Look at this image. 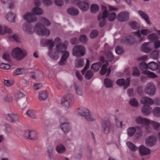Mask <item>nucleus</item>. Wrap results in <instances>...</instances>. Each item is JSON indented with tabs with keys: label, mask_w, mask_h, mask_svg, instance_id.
<instances>
[{
	"label": "nucleus",
	"mask_w": 160,
	"mask_h": 160,
	"mask_svg": "<svg viewBox=\"0 0 160 160\" xmlns=\"http://www.w3.org/2000/svg\"><path fill=\"white\" fill-rule=\"evenodd\" d=\"M61 105L62 109H69L70 105L67 98L63 97L62 98Z\"/></svg>",
	"instance_id": "20"
},
{
	"label": "nucleus",
	"mask_w": 160,
	"mask_h": 160,
	"mask_svg": "<svg viewBox=\"0 0 160 160\" xmlns=\"http://www.w3.org/2000/svg\"><path fill=\"white\" fill-rule=\"evenodd\" d=\"M32 13L33 15H40L43 13L42 10L38 7H35L33 8Z\"/></svg>",
	"instance_id": "34"
},
{
	"label": "nucleus",
	"mask_w": 160,
	"mask_h": 160,
	"mask_svg": "<svg viewBox=\"0 0 160 160\" xmlns=\"http://www.w3.org/2000/svg\"><path fill=\"white\" fill-rule=\"evenodd\" d=\"M152 113L156 117H160V111H153Z\"/></svg>",
	"instance_id": "63"
},
{
	"label": "nucleus",
	"mask_w": 160,
	"mask_h": 160,
	"mask_svg": "<svg viewBox=\"0 0 160 160\" xmlns=\"http://www.w3.org/2000/svg\"><path fill=\"white\" fill-rule=\"evenodd\" d=\"M107 58L108 61H111L112 60L113 57L111 52L108 53Z\"/></svg>",
	"instance_id": "59"
},
{
	"label": "nucleus",
	"mask_w": 160,
	"mask_h": 160,
	"mask_svg": "<svg viewBox=\"0 0 160 160\" xmlns=\"http://www.w3.org/2000/svg\"><path fill=\"white\" fill-rule=\"evenodd\" d=\"M141 102L145 105L152 104L153 102L150 98L148 97L142 98L141 100Z\"/></svg>",
	"instance_id": "25"
},
{
	"label": "nucleus",
	"mask_w": 160,
	"mask_h": 160,
	"mask_svg": "<svg viewBox=\"0 0 160 160\" xmlns=\"http://www.w3.org/2000/svg\"><path fill=\"white\" fill-rule=\"evenodd\" d=\"M150 124H152V126L154 129H158L160 126L159 123L152 121H150Z\"/></svg>",
	"instance_id": "48"
},
{
	"label": "nucleus",
	"mask_w": 160,
	"mask_h": 160,
	"mask_svg": "<svg viewBox=\"0 0 160 160\" xmlns=\"http://www.w3.org/2000/svg\"><path fill=\"white\" fill-rule=\"evenodd\" d=\"M102 12L98 13L97 17L98 20L99 21V25L100 27H103L106 23L105 19L108 18L111 21H113L116 18L115 12L117 8L109 5L102 6Z\"/></svg>",
	"instance_id": "2"
},
{
	"label": "nucleus",
	"mask_w": 160,
	"mask_h": 160,
	"mask_svg": "<svg viewBox=\"0 0 160 160\" xmlns=\"http://www.w3.org/2000/svg\"><path fill=\"white\" fill-rule=\"evenodd\" d=\"M42 85L40 83H35L33 86V89L35 90H37L41 88Z\"/></svg>",
	"instance_id": "54"
},
{
	"label": "nucleus",
	"mask_w": 160,
	"mask_h": 160,
	"mask_svg": "<svg viewBox=\"0 0 160 160\" xmlns=\"http://www.w3.org/2000/svg\"><path fill=\"white\" fill-rule=\"evenodd\" d=\"M154 47L156 48H158L160 47V41L156 40L155 41L154 43Z\"/></svg>",
	"instance_id": "57"
},
{
	"label": "nucleus",
	"mask_w": 160,
	"mask_h": 160,
	"mask_svg": "<svg viewBox=\"0 0 160 160\" xmlns=\"http://www.w3.org/2000/svg\"><path fill=\"white\" fill-rule=\"evenodd\" d=\"M23 20L27 23L23 24L22 26L23 30L26 33L30 34L33 32L34 28L31 25L30 23L35 22L37 20L36 17L32 12H28L25 13L22 16Z\"/></svg>",
	"instance_id": "3"
},
{
	"label": "nucleus",
	"mask_w": 160,
	"mask_h": 160,
	"mask_svg": "<svg viewBox=\"0 0 160 160\" xmlns=\"http://www.w3.org/2000/svg\"><path fill=\"white\" fill-rule=\"evenodd\" d=\"M139 67L141 70H142V73L147 75L148 77L155 78L157 77V75L156 74L146 69L148 68L152 70H154L158 68H160V63L157 64L153 62H151L147 65L145 62H142L140 64Z\"/></svg>",
	"instance_id": "5"
},
{
	"label": "nucleus",
	"mask_w": 160,
	"mask_h": 160,
	"mask_svg": "<svg viewBox=\"0 0 160 160\" xmlns=\"http://www.w3.org/2000/svg\"><path fill=\"white\" fill-rule=\"evenodd\" d=\"M40 21V22L36 24L35 27L33 28V32H35L42 36H49L50 34L49 30L44 27L50 26L51 22L48 19L43 18H41Z\"/></svg>",
	"instance_id": "4"
},
{
	"label": "nucleus",
	"mask_w": 160,
	"mask_h": 160,
	"mask_svg": "<svg viewBox=\"0 0 160 160\" xmlns=\"http://www.w3.org/2000/svg\"><path fill=\"white\" fill-rule=\"evenodd\" d=\"M55 43L57 44L55 50H53L52 48L54 45V42L52 40H48L46 43L50 48L49 53V56L53 60H57L59 57V54L64 52L62 56L59 64L63 65L66 63V60L68 58L69 54L67 51H66L67 46V42H65L61 43V40L59 38H57L55 39Z\"/></svg>",
	"instance_id": "1"
},
{
	"label": "nucleus",
	"mask_w": 160,
	"mask_h": 160,
	"mask_svg": "<svg viewBox=\"0 0 160 160\" xmlns=\"http://www.w3.org/2000/svg\"><path fill=\"white\" fill-rule=\"evenodd\" d=\"M48 98V94L46 91H44L39 93L38 99L40 100H44Z\"/></svg>",
	"instance_id": "31"
},
{
	"label": "nucleus",
	"mask_w": 160,
	"mask_h": 160,
	"mask_svg": "<svg viewBox=\"0 0 160 160\" xmlns=\"http://www.w3.org/2000/svg\"><path fill=\"white\" fill-rule=\"evenodd\" d=\"M3 2L4 4L7 5L10 9L13 8L14 7V2L12 0H8L6 1H4Z\"/></svg>",
	"instance_id": "39"
},
{
	"label": "nucleus",
	"mask_w": 160,
	"mask_h": 160,
	"mask_svg": "<svg viewBox=\"0 0 160 160\" xmlns=\"http://www.w3.org/2000/svg\"><path fill=\"white\" fill-rule=\"evenodd\" d=\"M27 70L23 68H19L15 70L13 72V74L15 76L21 75L26 73Z\"/></svg>",
	"instance_id": "23"
},
{
	"label": "nucleus",
	"mask_w": 160,
	"mask_h": 160,
	"mask_svg": "<svg viewBox=\"0 0 160 160\" xmlns=\"http://www.w3.org/2000/svg\"><path fill=\"white\" fill-rule=\"evenodd\" d=\"M130 105L133 107H137L138 105L137 101L134 98L131 99L129 101Z\"/></svg>",
	"instance_id": "44"
},
{
	"label": "nucleus",
	"mask_w": 160,
	"mask_h": 160,
	"mask_svg": "<svg viewBox=\"0 0 160 160\" xmlns=\"http://www.w3.org/2000/svg\"><path fill=\"white\" fill-rule=\"evenodd\" d=\"M15 17V15L12 12L8 13L6 16L7 20L9 22H12L14 21Z\"/></svg>",
	"instance_id": "30"
},
{
	"label": "nucleus",
	"mask_w": 160,
	"mask_h": 160,
	"mask_svg": "<svg viewBox=\"0 0 160 160\" xmlns=\"http://www.w3.org/2000/svg\"><path fill=\"white\" fill-rule=\"evenodd\" d=\"M84 61L82 59H77L75 61V67L78 68H82L84 65Z\"/></svg>",
	"instance_id": "29"
},
{
	"label": "nucleus",
	"mask_w": 160,
	"mask_h": 160,
	"mask_svg": "<svg viewBox=\"0 0 160 160\" xmlns=\"http://www.w3.org/2000/svg\"><path fill=\"white\" fill-rule=\"evenodd\" d=\"M132 74L134 76H138L139 75V72L137 68H134Z\"/></svg>",
	"instance_id": "58"
},
{
	"label": "nucleus",
	"mask_w": 160,
	"mask_h": 160,
	"mask_svg": "<svg viewBox=\"0 0 160 160\" xmlns=\"http://www.w3.org/2000/svg\"><path fill=\"white\" fill-rule=\"evenodd\" d=\"M4 83L6 86L9 87L12 85L13 84V82L11 81L4 80Z\"/></svg>",
	"instance_id": "56"
},
{
	"label": "nucleus",
	"mask_w": 160,
	"mask_h": 160,
	"mask_svg": "<svg viewBox=\"0 0 160 160\" xmlns=\"http://www.w3.org/2000/svg\"><path fill=\"white\" fill-rule=\"evenodd\" d=\"M35 133L32 131H30L29 130H27L25 131L24 134V136L27 138L31 139H33V137L34 136Z\"/></svg>",
	"instance_id": "32"
},
{
	"label": "nucleus",
	"mask_w": 160,
	"mask_h": 160,
	"mask_svg": "<svg viewBox=\"0 0 160 160\" xmlns=\"http://www.w3.org/2000/svg\"><path fill=\"white\" fill-rule=\"evenodd\" d=\"M76 113L79 116L84 117L87 120H93L89 111H77Z\"/></svg>",
	"instance_id": "12"
},
{
	"label": "nucleus",
	"mask_w": 160,
	"mask_h": 160,
	"mask_svg": "<svg viewBox=\"0 0 160 160\" xmlns=\"http://www.w3.org/2000/svg\"><path fill=\"white\" fill-rule=\"evenodd\" d=\"M152 32L151 31L148 29H143L140 30L135 32V35L138 38L139 42H142L145 39L144 36H147L149 33Z\"/></svg>",
	"instance_id": "9"
},
{
	"label": "nucleus",
	"mask_w": 160,
	"mask_h": 160,
	"mask_svg": "<svg viewBox=\"0 0 160 160\" xmlns=\"http://www.w3.org/2000/svg\"><path fill=\"white\" fill-rule=\"evenodd\" d=\"M140 155L141 156H144L150 154L151 150L143 145H140L138 148Z\"/></svg>",
	"instance_id": "11"
},
{
	"label": "nucleus",
	"mask_w": 160,
	"mask_h": 160,
	"mask_svg": "<svg viewBox=\"0 0 160 160\" xmlns=\"http://www.w3.org/2000/svg\"><path fill=\"white\" fill-rule=\"evenodd\" d=\"M104 84L106 88H111L113 85V82L109 79L106 78L104 80Z\"/></svg>",
	"instance_id": "37"
},
{
	"label": "nucleus",
	"mask_w": 160,
	"mask_h": 160,
	"mask_svg": "<svg viewBox=\"0 0 160 160\" xmlns=\"http://www.w3.org/2000/svg\"><path fill=\"white\" fill-rule=\"evenodd\" d=\"M108 65L107 62H106L105 63L103 64L100 72L101 75H103L106 73L107 76H109L111 72V69L109 68H107Z\"/></svg>",
	"instance_id": "17"
},
{
	"label": "nucleus",
	"mask_w": 160,
	"mask_h": 160,
	"mask_svg": "<svg viewBox=\"0 0 160 160\" xmlns=\"http://www.w3.org/2000/svg\"><path fill=\"white\" fill-rule=\"evenodd\" d=\"M101 66L100 62H97L93 64L91 66L92 69L95 71H98Z\"/></svg>",
	"instance_id": "40"
},
{
	"label": "nucleus",
	"mask_w": 160,
	"mask_h": 160,
	"mask_svg": "<svg viewBox=\"0 0 160 160\" xmlns=\"http://www.w3.org/2000/svg\"><path fill=\"white\" fill-rule=\"evenodd\" d=\"M115 124L116 126L118 128H122V121L118 120L115 119Z\"/></svg>",
	"instance_id": "53"
},
{
	"label": "nucleus",
	"mask_w": 160,
	"mask_h": 160,
	"mask_svg": "<svg viewBox=\"0 0 160 160\" xmlns=\"http://www.w3.org/2000/svg\"><path fill=\"white\" fill-rule=\"evenodd\" d=\"M54 2L58 6H61L63 3V0H54Z\"/></svg>",
	"instance_id": "55"
},
{
	"label": "nucleus",
	"mask_w": 160,
	"mask_h": 160,
	"mask_svg": "<svg viewBox=\"0 0 160 160\" xmlns=\"http://www.w3.org/2000/svg\"><path fill=\"white\" fill-rule=\"evenodd\" d=\"M131 28L135 30H138L140 28V25L136 22L132 21L131 22Z\"/></svg>",
	"instance_id": "41"
},
{
	"label": "nucleus",
	"mask_w": 160,
	"mask_h": 160,
	"mask_svg": "<svg viewBox=\"0 0 160 160\" xmlns=\"http://www.w3.org/2000/svg\"><path fill=\"white\" fill-rule=\"evenodd\" d=\"M13 58L18 60L22 59L27 55L26 52L19 47L13 48L11 52Z\"/></svg>",
	"instance_id": "6"
},
{
	"label": "nucleus",
	"mask_w": 160,
	"mask_h": 160,
	"mask_svg": "<svg viewBox=\"0 0 160 160\" xmlns=\"http://www.w3.org/2000/svg\"><path fill=\"white\" fill-rule=\"evenodd\" d=\"M85 53V48L81 45H77L73 48L72 54L77 57H81L84 56Z\"/></svg>",
	"instance_id": "8"
},
{
	"label": "nucleus",
	"mask_w": 160,
	"mask_h": 160,
	"mask_svg": "<svg viewBox=\"0 0 160 160\" xmlns=\"http://www.w3.org/2000/svg\"><path fill=\"white\" fill-rule=\"evenodd\" d=\"M74 3L82 11H86L89 8L90 2L89 0H76Z\"/></svg>",
	"instance_id": "7"
},
{
	"label": "nucleus",
	"mask_w": 160,
	"mask_h": 160,
	"mask_svg": "<svg viewBox=\"0 0 160 160\" xmlns=\"http://www.w3.org/2000/svg\"><path fill=\"white\" fill-rule=\"evenodd\" d=\"M116 53L118 55H120L123 52V49L122 47L119 46L117 47L115 50Z\"/></svg>",
	"instance_id": "49"
},
{
	"label": "nucleus",
	"mask_w": 160,
	"mask_h": 160,
	"mask_svg": "<svg viewBox=\"0 0 160 160\" xmlns=\"http://www.w3.org/2000/svg\"><path fill=\"white\" fill-rule=\"evenodd\" d=\"M60 127L64 133H67L70 131V125L68 121L64 119L61 121Z\"/></svg>",
	"instance_id": "10"
},
{
	"label": "nucleus",
	"mask_w": 160,
	"mask_h": 160,
	"mask_svg": "<svg viewBox=\"0 0 160 160\" xmlns=\"http://www.w3.org/2000/svg\"><path fill=\"white\" fill-rule=\"evenodd\" d=\"M3 58L5 60L8 61L10 58V55L8 53H4L3 55Z\"/></svg>",
	"instance_id": "61"
},
{
	"label": "nucleus",
	"mask_w": 160,
	"mask_h": 160,
	"mask_svg": "<svg viewBox=\"0 0 160 160\" xmlns=\"http://www.w3.org/2000/svg\"><path fill=\"white\" fill-rule=\"evenodd\" d=\"M26 113L28 116L31 117H32L35 115V114L32 111H27Z\"/></svg>",
	"instance_id": "62"
},
{
	"label": "nucleus",
	"mask_w": 160,
	"mask_h": 160,
	"mask_svg": "<svg viewBox=\"0 0 160 160\" xmlns=\"http://www.w3.org/2000/svg\"><path fill=\"white\" fill-rule=\"evenodd\" d=\"M110 125V124L108 122L106 125H104L103 126H106V128H104V132L106 133H108L110 131L109 126Z\"/></svg>",
	"instance_id": "52"
},
{
	"label": "nucleus",
	"mask_w": 160,
	"mask_h": 160,
	"mask_svg": "<svg viewBox=\"0 0 160 160\" xmlns=\"http://www.w3.org/2000/svg\"><path fill=\"white\" fill-rule=\"evenodd\" d=\"M86 64L85 66L84 67L82 71V75H83L85 72L86 71V70L89 67V61L88 59H86Z\"/></svg>",
	"instance_id": "50"
},
{
	"label": "nucleus",
	"mask_w": 160,
	"mask_h": 160,
	"mask_svg": "<svg viewBox=\"0 0 160 160\" xmlns=\"http://www.w3.org/2000/svg\"><path fill=\"white\" fill-rule=\"evenodd\" d=\"M136 122L139 124H143L146 126L150 124V121L146 118H142L141 117H138L136 119Z\"/></svg>",
	"instance_id": "16"
},
{
	"label": "nucleus",
	"mask_w": 160,
	"mask_h": 160,
	"mask_svg": "<svg viewBox=\"0 0 160 160\" xmlns=\"http://www.w3.org/2000/svg\"><path fill=\"white\" fill-rule=\"evenodd\" d=\"M150 43L145 42L142 45V51L145 53H148L151 51V49L150 48Z\"/></svg>",
	"instance_id": "27"
},
{
	"label": "nucleus",
	"mask_w": 160,
	"mask_h": 160,
	"mask_svg": "<svg viewBox=\"0 0 160 160\" xmlns=\"http://www.w3.org/2000/svg\"><path fill=\"white\" fill-rule=\"evenodd\" d=\"M127 131L128 135L130 137H132L136 132V129L134 127H131L128 128Z\"/></svg>",
	"instance_id": "38"
},
{
	"label": "nucleus",
	"mask_w": 160,
	"mask_h": 160,
	"mask_svg": "<svg viewBox=\"0 0 160 160\" xmlns=\"http://www.w3.org/2000/svg\"><path fill=\"white\" fill-rule=\"evenodd\" d=\"M98 34V31L96 30H93L90 33V36L91 38H94L96 37Z\"/></svg>",
	"instance_id": "51"
},
{
	"label": "nucleus",
	"mask_w": 160,
	"mask_h": 160,
	"mask_svg": "<svg viewBox=\"0 0 160 160\" xmlns=\"http://www.w3.org/2000/svg\"><path fill=\"white\" fill-rule=\"evenodd\" d=\"M93 76V73L91 70H88L85 73V77L86 78L89 79Z\"/></svg>",
	"instance_id": "43"
},
{
	"label": "nucleus",
	"mask_w": 160,
	"mask_h": 160,
	"mask_svg": "<svg viewBox=\"0 0 160 160\" xmlns=\"http://www.w3.org/2000/svg\"><path fill=\"white\" fill-rule=\"evenodd\" d=\"M138 12L141 18L143 19L148 24H149L150 23L148 17L144 12L141 10H139Z\"/></svg>",
	"instance_id": "24"
},
{
	"label": "nucleus",
	"mask_w": 160,
	"mask_h": 160,
	"mask_svg": "<svg viewBox=\"0 0 160 160\" xmlns=\"http://www.w3.org/2000/svg\"><path fill=\"white\" fill-rule=\"evenodd\" d=\"M127 147L132 152H135L138 149V148L130 141L127 142L126 143Z\"/></svg>",
	"instance_id": "28"
},
{
	"label": "nucleus",
	"mask_w": 160,
	"mask_h": 160,
	"mask_svg": "<svg viewBox=\"0 0 160 160\" xmlns=\"http://www.w3.org/2000/svg\"><path fill=\"white\" fill-rule=\"evenodd\" d=\"M77 93L79 96H82L83 94L82 90L80 88H77L76 90Z\"/></svg>",
	"instance_id": "60"
},
{
	"label": "nucleus",
	"mask_w": 160,
	"mask_h": 160,
	"mask_svg": "<svg viewBox=\"0 0 160 160\" xmlns=\"http://www.w3.org/2000/svg\"><path fill=\"white\" fill-rule=\"evenodd\" d=\"M155 87L153 84L152 83H149L147 84L145 90L146 93L148 94L153 95L155 92Z\"/></svg>",
	"instance_id": "14"
},
{
	"label": "nucleus",
	"mask_w": 160,
	"mask_h": 160,
	"mask_svg": "<svg viewBox=\"0 0 160 160\" xmlns=\"http://www.w3.org/2000/svg\"><path fill=\"white\" fill-rule=\"evenodd\" d=\"M160 54L159 51L158 52L157 51H154L151 54V57L154 59H157L159 57H160Z\"/></svg>",
	"instance_id": "42"
},
{
	"label": "nucleus",
	"mask_w": 160,
	"mask_h": 160,
	"mask_svg": "<svg viewBox=\"0 0 160 160\" xmlns=\"http://www.w3.org/2000/svg\"><path fill=\"white\" fill-rule=\"evenodd\" d=\"M11 66L8 64L3 63H0V68L4 69H9L10 68Z\"/></svg>",
	"instance_id": "45"
},
{
	"label": "nucleus",
	"mask_w": 160,
	"mask_h": 160,
	"mask_svg": "<svg viewBox=\"0 0 160 160\" xmlns=\"http://www.w3.org/2000/svg\"><path fill=\"white\" fill-rule=\"evenodd\" d=\"M7 119L11 122H13L18 120V116L15 114H7Z\"/></svg>",
	"instance_id": "26"
},
{
	"label": "nucleus",
	"mask_w": 160,
	"mask_h": 160,
	"mask_svg": "<svg viewBox=\"0 0 160 160\" xmlns=\"http://www.w3.org/2000/svg\"><path fill=\"white\" fill-rule=\"evenodd\" d=\"M20 105L22 109H24L27 105L28 102L26 98H21L19 100Z\"/></svg>",
	"instance_id": "33"
},
{
	"label": "nucleus",
	"mask_w": 160,
	"mask_h": 160,
	"mask_svg": "<svg viewBox=\"0 0 160 160\" xmlns=\"http://www.w3.org/2000/svg\"><path fill=\"white\" fill-rule=\"evenodd\" d=\"M129 13L126 12H123L120 13L117 16V19L121 22L128 20L129 18Z\"/></svg>",
	"instance_id": "15"
},
{
	"label": "nucleus",
	"mask_w": 160,
	"mask_h": 160,
	"mask_svg": "<svg viewBox=\"0 0 160 160\" xmlns=\"http://www.w3.org/2000/svg\"><path fill=\"white\" fill-rule=\"evenodd\" d=\"M130 80V78H128L125 81L124 79L121 78L118 80L116 83L119 86H123L124 88L125 89L129 86Z\"/></svg>",
	"instance_id": "13"
},
{
	"label": "nucleus",
	"mask_w": 160,
	"mask_h": 160,
	"mask_svg": "<svg viewBox=\"0 0 160 160\" xmlns=\"http://www.w3.org/2000/svg\"><path fill=\"white\" fill-rule=\"evenodd\" d=\"M148 38L152 40H155L156 39H158V37L155 33H152L149 34L148 36Z\"/></svg>",
	"instance_id": "46"
},
{
	"label": "nucleus",
	"mask_w": 160,
	"mask_h": 160,
	"mask_svg": "<svg viewBox=\"0 0 160 160\" xmlns=\"http://www.w3.org/2000/svg\"><path fill=\"white\" fill-rule=\"evenodd\" d=\"M156 142V138L154 136H151L148 137L146 140V145L149 146H152L154 145Z\"/></svg>",
	"instance_id": "19"
},
{
	"label": "nucleus",
	"mask_w": 160,
	"mask_h": 160,
	"mask_svg": "<svg viewBox=\"0 0 160 160\" xmlns=\"http://www.w3.org/2000/svg\"><path fill=\"white\" fill-rule=\"evenodd\" d=\"M68 13L72 15L76 16L78 14L79 12L78 9L74 8H70L67 11Z\"/></svg>",
	"instance_id": "35"
},
{
	"label": "nucleus",
	"mask_w": 160,
	"mask_h": 160,
	"mask_svg": "<svg viewBox=\"0 0 160 160\" xmlns=\"http://www.w3.org/2000/svg\"><path fill=\"white\" fill-rule=\"evenodd\" d=\"M12 32V30L9 28L0 25V34L3 35L5 33L11 34Z\"/></svg>",
	"instance_id": "22"
},
{
	"label": "nucleus",
	"mask_w": 160,
	"mask_h": 160,
	"mask_svg": "<svg viewBox=\"0 0 160 160\" xmlns=\"http://www.w3.org/2000/svg\"><path fill=\"white\" fill-rule=\"evenodd\" d=\"M91 12L92 13H96L99 10V7L98 4H92L90 7Z\"/></svg>",
	"instance_id": "36"
},
{
	"label": "nucleus",
	"mask_w": 160,
	"mask_h": 160,
	"mask_svg": "<svg viewBox=\"0 0 160 160\" xmlns=\"http://www.w3.org/2000/svg\"><path fill=\"white\" fill-rule=\"evenodd\" d=\"M87 39L85 36L84 35H82L80 38V41L82 42H84L86 41Z\"/></svg>",
	"instance_id": "64"
},
{
	"label": "nucleus",
	"mask_w": 160,
	"mask_h": 160,
	"mask_svg": "<svg viewBox=\"0 0 160 160\" xmlns=\"http://www.w3.org/2000/svg\"><path fill=\"white\" fill-rule=\"evenodd\" d=\"M8 38L10 39L13 40L16 42L19 41V38L18 35L16 34H12V35H10Z\"/></svg>",
	"instance_id": "47"
},
{
	"label": "nucleus",
	"mask_w": 160,
	"mask_h": 160,
	"mask_svg": "<svg viewBox=\"0 0 160 160\" xmlns=\"http://www.w3.org/2000/svg\"><path fill=\"white\" fill-rule=\"evenodd\" d=\"M23 96V94L20 92H18L15 95L11 96V99L14 102H16L20 98Z\"/></svg>",
	"instance_id": "21"
},
{
	"label": "nucleus",
	"mask_w": 160,
	"mask_h": 160,
	"mask_svg": "<svg viewBox=\"0 0 160 160\" xmlns=\"http://www.w3.org/2000/svg\"><path fill=\"white\" fill-rule=\"evenodd\" d=\"M55 150L57 153L59 154L64 153L66 151V148L62 144H59L55 147Z\"/></svg>",
	"instance_id": "18"
}]
</instances>
